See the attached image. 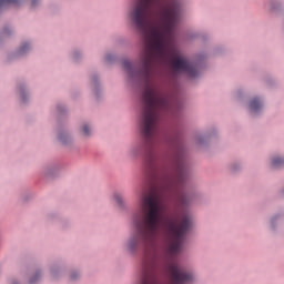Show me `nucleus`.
<instances>
[{"instance_id": "nucleus-4", "label": "nucleus", "mask_w": 284, "mask_h": 284, "mask_svg": "<svg viewBox=\"0 0 284 284\" xmlns=\"http://www.w3.org/2000/svg\"><path fill=\"white\" fill-rule=\"evenodd\" d=\"M250 110L251 112H258V110H261V101L258 99H253L250 102Z\"/></svg>"}, {"instance_id": "nucleus-14", "label": "nucleus", "mask_w": 284, "mask_h": 284, "mask_svg": "<svg viewBox=\"0 0 284 284\" xmlns=\"http://www.w3.org/2000/svg\"><path fill=\"white\" fill-rule=\"evenodd\" d=\"M108 61H110V57H106Z\"/></svg>"}, {"instance_id": "nucleus-9", "label": "nucleus", "mask_w": 284, "mask_h": 284, "mask_svg": "<svg viewBox=\"0 0 284 284\" xmlns=\"http://www.w3.org/2000/svg\"><path fill=\"white\" fill-rule=\"evenodd\" d=\"M114 200H115L118 205H122L123 204V196H121V194L115 193L114 194Z\"/></svg>"}, {"instance_id": "nucleus-7", "label": "nucleus", "mask_w": 284, "mask_h": 284, "mask_svg": "<svg viewBox=\"0 0 284 284\" xmlns=\"http://www.w3.org/2000/svg\"><path fill=\"white\" fill-rule=\"evenodd\" d=\"M273 168H281V165H284V159L283 158H275L272 161Z\"/></svg>"}, {"instance_id": "nucleus-12", "label": "nucleus", "mask_w": 284, "mask_h": 284, "mask_svg": "<svg viewBox=\"0 0 284 284\" xmlns=\"http://www.w3.org/2000/svg\"><path fill=\"white\" fill-rule=\"evenodd\" d=\"M37 281H39V274H37L36 276L31 277L29 283L30 284H34V283H37Z\"/></svg>"}, {"instance_id": "nucleus-8", "label": "nucleus", "mask_w": 284, "mask_h": 284, "mask_svg": "<svg viewBox=\"0 0 284 284\" xmlns=\"http://www.w3.org/2000/svg\"><path fill=\"white\" fill-rule=\"evenodd\" d=\"M28 50H30V44L24 43L20 47L19 49V54H26V52H28Z\"/></svg>"}, {"instance_id": "nucleus-5", "label": "nucleus", "mask_w": 284, "mask_h": 284, "mask_svg": "<svg viewBox=\"0 0 284 284\" xmlns=\"http://www.w3.org/2000/svg\"><path fill=\"white\" fill-rule=\"evenodd\" d=\"M146 168H149V170H154V153H150L149 158L146 159Z\"/></svg>"}, {"instance_id": "nucleus-1", "label": "nucleus", "mask_w": 284, "mask_h": 284, "mask_svg": "<svg viewBox=\"0 0 284 284\" xmlns=\"http://www.w3.org/2000/svg\"><path fill=\"white\" fill-rule=\"evenodd\" d=\"M130 19L144 39L141 55L142 69L139 71L132 62L124 60L123 68L129 77H142L146 85L142 94L141 132H159L161 113L170 110V100L159 85L150 82L154 65L169 63L173 72L199 77L196 65L174 45V28L181 19L179 2L171 0H138Z\"/></svg>"}, {"instance_id": "nucleus-15", "label": "nucleus", "mask_w": 284, "mask_h": 284, "mask_svg": "<svg viewBox=\"0 0 284 284\" xmlns=\"http://www.w3.org/2000/svg\"><path fill=\"white\" fill-rule=\"evenodd\" d=\"M21 97H22V99H23V92H21Z\"/></svg>"}, {"instance_id": "nucleus-13", "label": "nucleus", "mask_w": 284, "mask_h": 284, "mask_svg": "<svg viewBox=\"0 0 284 284\" xmlns=\"http://www.w3.org/2000/svg\"><path fill=\"white\" fill-rule=\"evenodd\" d=\"M77 278V275H71V281H74Z\"/></svg>"}, {"instance_id": "nucleus-3", "label": "nucleus", "mask_w": 284, "mask_h": 284, "mask_svg": "<svg viewBox=\"0 0 284 284\" xmlns=\"http://www.w3.org/2000/svg\"><path fill=\"white\" fill-rule=\"evenodd\" d=\"M168 273L171 277V284H190L194 282V275L179 265L176 262H171L168 266Z\"/></svg>"}, {"instance_id": "nucleus-10", "label": "nucleus", "mask_w": 284, "mask_h": 284, "mask_svg": "<svg viewBox=\"0 0 284 284\" xmlns=\"http://www.w3.org/2000/svg\"><path fill=\"white\" fill-rule=\"evenodd\" d=\"M82 132H83L84 136L90 135V126H88V124H84L82 128Z\"/></svg>"}, {"instance_id": "nucleus-2", "label": "nucleus", "mask_w": 284, "mask_h": 284, "mask_svg": "<svg viewBox=\"0 0 284 284\" xmlns=\"http://www.w3.org/2000/svg\"><path fill=\"white\" fill-rule=\"evenodd\" d=\"M186 173L185 164L183 161L178 160L174 174L168 179L166 187L170 192H173L175 202L178 205H187L190 197L183 192V184L185 183Z\"/></svg>"}, {"instance_id": "nucleus-6", "label": "nucleus", "mask_w": 284, "mask_h": 284, "mask_svg": "<svg viewBox=\"0 0 284 284\" xmlns=\"http://www.w3.org/2000/svg\"><path fill=\"white\" fill-rule=\"evenodd\" d=\"M17 3H19V0H1L2 9H4L6 6H17Z\"/></svg>"}, {"instance_id": "nucleus-11", "label": "nucleus", "mask_w": 284, "mask_h": 284, "mask_svg": "<svg viewBox=\"0 0 284 284\" xmlns=\"http://www.w3.org/2000/svg\"><path fill=\"white\" fill-rule=\"evenodd\" d=\"M8 34H10V28L4 27L2 30V37H8Z\"/></svg>"}]
</instances>
